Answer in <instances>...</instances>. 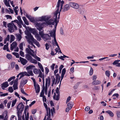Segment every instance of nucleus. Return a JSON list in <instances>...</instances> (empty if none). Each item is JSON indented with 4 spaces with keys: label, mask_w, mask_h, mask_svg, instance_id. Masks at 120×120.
Segmentation results:
<instances>
[{
    "label": "nucleus",
    "mask_w": 120,
    "mask_h": 120,
    "mask_svg": "<svg viewBox=\"0 0 120 120\" xmlns=\"http://www.w3.org/2000/svg\"><path fill=\"white\" fill-rule=\"evenodd\" d=\"M2 88L4 87V88H6L9 86V84L7 82H5L1 84Z\"/></svg>",
    "instance_id": "a878e982"
},
{
    "label": "nucleus",
    "mask_w": 120,
    "mask_h": 120,
    "mask_svg": "<svg viewBox=\"0 0 120 120\" xmlns=\"http://www.w3.org/2000/svg\"><path fill=\"white\" fill-rule=\"evenodd\" d=\"M110 71H106L105 72V74L108 77H109L110 76Z\"/></svg>",
    "instance_id": "864d4df0"
},
{
    "label": "nucleus",
    "mask_w": 120,
    "mask_h": 120,
    "mask_svg": "<svg viewBox=\"0 0 120 120\" xmlns=\"http://www.w3.org/2000/svg\"><path fill=\"white\" fill-rule=\"evenodd\" d=\"M36 26L38 30H41L43 28V25L37 23H36Z\"/></svg>",
    "instance_id": "4468645a"
},
{
    "label": "nucleus",
    "mask_w": 120,
    "mask_h": 120,
    "mask_svg": "<svg viewBox=\"0 0 120 120\" xmlns=\"http://www.w3.org/2000/svg\"><path fill=\"white\" fill-rule=\"evenodd\" d=\"M30 62L35 64H37V61L33 59L32 58V59L30 60Z\"/></svg>",
    "instance_id": "a19ab883"
},
{
    "label": "nucleus",
    "mask_w": 120,
    "mask_h": 120,
    "mask_svg": "<svg viewBox=\"0 0 120 120\" xmlns=\"http://www.w3.org/2000/svg\"><path fill=\"white\" fill-rule=\"evenodd\" d=\"M11 120H16V117L14 115H12L11 117Z\"/></svg>",
    "instance_id": "69168bd1"
},
{
    "label": "nucleus",
    "mask_w": 120,
    "mask_h": 120,
    "mask_svg": "<svg viewBox=\"0 0 120 120\" xmlns=\"http://www.w3.org/2000/svg\"><path fill=\"white\" fill-rule=\"evenodd\" d=\"M13 54L15 55L16 58H19V54L17 52H14L13 53Z\"/></svg>",
    "instance_id": "4d7b16f0"
},
{
    "label": "nucleus",
    "mask_w": 120,
    "mask_h": 120,
    "mask_svg": "<svg viewBox=\"0 0 120 120\" xmlns=\"http://www.w3.org/2000/svg\"><path fill=\"white\" fill-rule=\"evenodd\" d=\"M60 78V76H59L58 74H57L56 75V80L55 82V84L57 83L58 84L59 82Z\"/></svg>",
    "instance_id": "4be33fe9"
},
{
    "label": "nucleus",
    "mask_w": 120,
    "mask_h": 120,
    "mask_svg": "<svg viewBox=\"0 0 120 120\" xmlns=\"http://www.w3.org/2000/svg\"><path fill=\"white\" fill-rule=\"evenodd\" d=\"M30 46L28 45V48H26V51L27 53L30 54L32 56L34 57V58L37 60L38 61H41L40 59V58L38 57L36 55H34V51L33 50L31 49L30 48Z\"/></svg>",
    "instance_id": "20e7f679"
},
{
    "label": "nucleus",
    "mask_w": 120,
    "mask_h": 120,
    "mask_svg": "<svg viewBox=\"0 0 120 120\" xmlns=\"http://www.w3.org/2000/svg\"><path fill=\"white\" fill-rule=\"evenodd\" d=\"M10 36L9 35H8L7 36V37L5 38L4 41V44H6L7 41H8L9 40Z\"/></svg>",
    "instance_id": "c03bdc74"
},
{
    "label": "nucleus",
    "mask_w": 120,
    "mask_h": 120,
    "mask_svg": "<svg viewBox=\"0 0 120 120\" xmlns=\"http://www.w3.org/2000/svg\"><path fill=\"white\" fill-rule=\"evenodd\" d=\"M69 4L71 7L75 9H77L79 8V5L75 3L70 2Z\"/></svg>",
    "instance_id": "0eeeda50"
},
{
    "label": "nucleus",
    "mask_w": 120,
    "mask_h": 120,
    "mask_svg": "<svg viewBox=\"0 0 120 120\" xmlns=\"http://www.w3.org/2000/svg\"><path fill=\"white\" fill-rule=\"evenodd\" d=\"M18 8V7L16 6L15 8L14 9V12L15 13V14L16 15H18L17 12L19 10L18 9V10H17Z\"/></svg>",
    "instance_id": "09e8293b"
},
{
    "label": "nucleus",
    "mask_w": 120,
    "mask_h": 120,
    "mask_svg": "<svg viewBox=\"0 0 120 120\" xmlns=\"http://www.w3.org/2000/svg\"><path fill=\"white\" fill-rule=\"evenodd\" d=\"M17 18L18 20H15L12 21L11 23H9L7 24L8 30L10 33L13 32L15 30H17L16 26L13 22L17 23L20 28H21L22 27V25H23V22L20 16H18Z\"/></svg>",
    "instance_id": "f03ea898"
},
{
    "label": "nucleus",
    "mask_w": 120,
    "mask_h": 120,
    "mask_svg": "<svg viewBox=\"0 0 120 120\" xmlns=\"http://www.w3.org/2000/svg\"><path fill=\"white\" fill-rule=\"evenodd\" d=\"M35 67L33 65H30L26 68V69L27 71L31 70V69L33 68H34Z\"/></svg>",
    "instance_id": "4c0bfd02"
},
{
    "label": "nucleus",
    "mask_w": 120,
    "mask_h": 120,
    "mask_svg": "<svg viewBox=\"0 0 120 120\" xmlns=\"http://www.w3.org/2000/svg\"><path fill=\"white\" fill-rule=\"evenodd\" d=\"M56 10L54 13V19H51V16L50 15H45L40 17L39 21H44L45 22L44 23L47 25L51 24L54 25V28L52 32H56V27L57 23L59 22L58 19L60 17V12L61 10L59 8L56 7Z\"/></svg>",
    "instance_id": "f257e3e1"
},
{
    "label": "nucleus",
    "mask_w": 120,
    "mask_h": 120,
    "mask_svg": "<svg viewBox=\"0 0 120 120\" xmlns=\"http://www.w3.org/2000/svg\"><path fill=\"white\" fill-rule=\"evenodd\" d=\"M4 3L5 5L7 6L8 7H10V6L9 4V3L8 1L7 0H5L4 1Z\"/></svg>",
    "instance_id": "a18cd8bd"
},
{
    "label": "nucleus",
    "mask_w": 120,
    "mask_h": 120,
    "mask_svg": "<svg viewBox=\"0 0 120 120\" xmlns=\"http://www.w3.org/2000/svg\"><path fill=\"white\" fill-rule=\"evenodd\" d=\"M64 3V2L62 0L61 1L60 0V1L59 2V5H58V2L57 3L56 6L57 7L59 8L60 9H61V10L62 8L63 4Z\"/></svg>",
    "instance_id": "dca6fc26"
},
{
    "label": "nucleus",
    "mask_w": 120,
    "mask_h": 120,
    "mask_svg": "<svg viewBox=\"0 0 120 120\" xmlns=\"http://www.w3.org/2000/svg\"><path fill=\"white\" fill-rule=\"evenodd\" d=\"M24 105L22 103H20L17 107V110L22 111L24 109Z\"/></svg>",
    "instance_id": "6e6552de"
},
{
    "label": "nucleus",
    "mask_w": 120,
    "mask_h": 120,
    "mask_svg": "<svg viewBox=\"0 0 120 120\" xmlns=\"http://www.w3.org/2000/svg\"><path fill=\"white\" fill-rule=\"evenodd\" d=\"M21 35L19 34H15V35L16 36V39L18 40V41H20L22 38Z\"/></svg>",
    "instance_id": "5701e85b"
},
{
    "label": "nucleus",
    "mask_w": 120,
    "mask_h": 120,
    "mask_svg": "<svg viewBox=\"0 0 120 120\" xmlns=\"http://www.w3.org/2000/svg\"><path fill=\"white\" fill-rule=\"evenodd\" d=\"M50 79L49 77H48L45 79V87L48 88V86H49L50 84Z\"/></svg>",
    "instance_id": "1a4fd4ad"
},
{
    "label": "nucleus",
    "mask_w": 120,
    "mask_h": 120,
    "mask_svg": "<svg viewBox=\"0 0 120 120\" xmlns=\"http://www.w3.org/2000/svg\"><path fill=\"white\" fill-rule=\"evenodd\" d=\"M105 112L108 113L109 115L110 116L113 117L114 116V114L110 110H108L106 111Z\"/></svg>",
    "instance_id": "473e14b6"
},
{
    "label": "nucleus",
    "mask_w": 120,
    "mask_h": 120,
    "mask_svg": "<svg viewBox=\"0 0 120 120\" xmlns=\"http://www.w3.org/2000/svg\"><path fill=\"white\" fill-rule=\"evenodd\" d=\"M42 38L45 41L51 39L50 36L48 34H44Z\"/></svg>",
    "instance_id": "a211bd4d"
},
{
    "label": "nucleus",
    "mask_w": 120,
    "mask_h": 120,
    "mask_svg": "<svg viewBox=\"0 0 120 120\" xmlns=\"http://www.w3.org/2000/svg\"><path fill=\"white\" fill-rule=\"evenodd\" d=\"M35 36L38 41H40L41 40V38L39 36L38 34L36 35V36Z\"/></svg>",
    "instance_id": "de8ad7c7"
},
{
    "label": "nucleus",
    "mask_w": 120,
    "mask_h": 120,
    "mask_svg": "<svg viewBox=\"0 0 120 120\" xmlns=\"http://www.w3.org/2000/svg\"><path fill=\"white\" fill-rule=\"evenodd\" d=\"M55 78L54 77L52 79V86H53L54 84V83H55Z\"/></svg>",
    "instance_id": "5fc2aeb1"
},
{
    "label": "nucleus",
    "mask_w": 120,
    "mask_h": 120,
    "mask_svg": "<svg viewBox=\"0 0 120 120\" xmlns=\"http://www.w3.org/2000/svg\"><path fill=\"white\" fill-rule=\"evenodd\" d=\"M73 105V103L72 102H70L69 103L67 104V106L68 107L71 108Z\"/></svg>",
    "instance_id": "e433bc0d"
},
{
    "label": "nucleus",
    "mask_w": 120,
    "mask_h": 120,
    "mask_svg": "<svg viewBox=\"0 0 120 120\" xmlns=\"http://www.w3.org/2000/svg\"><path fill=\"white\" fill-rule=\"evenodd\" d=\"M17 114L19 118H20L21 117V113L22 111H21L19 110H17Z\"/></svg>",
    "instance_id": "37998d69"
},
{
    "label": "nucleus",
    "mask_w": 120,
    "mask_h": 120,
    "mask_svg": "<svg viewBox=\"0 0 120 120\" xmlns=\"http://www.w3.org/2000/svg\"><path fill=\"white\" fill-rule=\"evenodd\" d=\"M101 82L98 80H94L92 82V84L93 85H97L100 83Z\"/></svg>",
    "instance_id": "7c9ffc66"
},
{
    "label": "nucleus",
    "mask_w": 120,
    "mask_h": 120,
    "mask_svg": "<svg viewBox=\"0 0 120 120\" xmlns=\"http://www.w3.org/2000/svg\"><path fill=\"white\" fill-rule=\"evenodd\" d=\"M120 61V60H116L113 63V64L114 65H116V66L118 67H120V63H119Z\"/></svg>",
    "instance_id": "aec40b11"
},
{
    "label": "nucleus",
    "mask_w": 120,
    "mask_h": 120,
    "mask_svg": "<svg viewBox=\"0 0 120 120\" xmlns=\"http://www.w3.org/2000/svg\"><path fill=\"white\" fill-rule=\"evenodd\" d=\"M39 75L38 76L39 77H40L41 78L42 77V78H44V77H43V76H44V75L43 74L41 73V71H40V72L39 73Z\"/></svg>",
    "instance_id": "e2e57ef3"
},
{
    "label": "nucleus",
    "mask_w": 120,
    "mask_h": 120,
    "mask_svg": "<svg viewBox=\"0 0 120 120\" xmlns=\"http://www.w3.org/2000/svg\"><path fill=\"white\" fill-rule=\"evenodd\" d=\"M66 57H67V56L65 55H64L63 56H61L59 57L58 58L63 60H64V58H65Z\"/></svg>",
    "instance_id": "13d9d810"
},
{
    "label": "nucleus",
    "mask_w": 120,
    "mask_h": 120,
    "mask_svg": "<svg viewBox=\"0 0 120 120\" xmlns=\"http://www.w3.org/2000/svg\"><path fill=\"white\" fill-rule=\"evenodd\" d=\"M19 54L22 56L23 57L24 56V53L22 51L20 52Z\"/></svg>",
    "instance_id": "338daca9"
},
{
    "label": "nucleus",
    "mask_w": 120,
    "mask_h": 120,
    "mask_svg": "<svg viewBox=\"0 0 120 120\" xmlns=\"http://www.w3.org/2000/svg\"><path fill=\"white\" fill-rule=\"evenodd\" d=\"M17 44L16 42L15 41L13 42L12 44L11 45V50H12L16 48L17 46Z\"/></svg>",
    "instance_id": "6ab92c4d"
},
{
    "label": "nucleus",
    "mask_w": 120,
    "mask_h": 120,
    "mask_svg": "<svg viewBox=\"0 0 120 120\" xmlns=\"http://www.w3.org/2000/svg\"><path fill=\"white\" fill-rule=\"evenodd\" d=\"M55 108L53 107H52V109H51V114L52 116H53L54 113H55Z\"/></svg>",
    "instance_id": "603ef678"
},
{
    "label": "nucleus",
    "mask_w": 120,
    "mask_h": 120,
    "mask_svg": "<svg viewBox=\"0 0 120 120\" xmlns=\"http://www.w3.org/2000/svg\"><path fill=\"white\" fill-rule=\"evenodd\" d=\"M66 72V69L65 68H63L62 71V73H61V81L60 82V85H59V88L58 87H57L56 88V93L57 94H59V90L60 89V86L61 84V82L62 79H63L64 74H65Z\"/></svg>",
    "instance_id": "423d86ee"
},
{
    "label": "nucleus",
    "mask_w": 120,
    "mask_h": 120,
    "mask_svg": "<svg viewBox=\"0 0 120 120\" xmlns=\"http://www.w3.org/2000/svg\"><path fill=\"white\" fill-rule=\"evenodd\" d=\"M15 78V77L14 76L11 77L8 79V82H9L10 81L14 79Z\"/></svg>",
    "instance_id": "0e129e2a"
},
{
    "label": "nucleus",
    "mask_w": 120,
    "mask_h": 120,
    "mask_svg": "<svg viewBox=\"0 0 120 120\" xmlns=\"http://www.w3.org/2000/svg\"><path fill=\"white\" fill-rule=\"evenodd\" d=\"M56 32H52V31L50 32V36L53 37L54 38V42H53V41L52 40V42L53 43H55L56 45L57 46L58 48H56L55 49V51L57 53L59 50H60L59 46L58 44V43L56 41Z\"/></svg>",
    "instance_id": "39448f33"
},
{
    "label": "nucleus",
    "mask_w": 120,
    "mask_h": 120,
    "mask_svg": "<svg viewBox=\"0 0 120 120\" xmlns=\"http://www.w3.org/2000/svg\"><path fill=\"white\" fill-rule=\"evenodd\" d=\"M25 34L27 35L25 36L26 38L30 44L33 45V43L38 47L40 46V45L38 41L34 39L31 34L28 31H27L26 32Z\"/></svg>",
    "instance_id": "7ed1b4c3"
},
{
    "label": "nucleus",
    "mask_w": 120,
    "mask_h": 120,
    "mask_svg": "<svg viewBox=\"0 0 120 120\" xmlns=\"http://www.w3.org/2000/svg\"><path fill=\"white\" fill-rule=\"evenodd\" d=\"M39 34L41 36V37H42L44 35V34L43 31V30L41 31V30H39Z\"/></svg>",
    "instance_id": "3c124183"
},
{
    "label": "nucleus",
    "mask_w": 120,
    "mask_h": 120,
    "mask_svg": "<svg viewBox=\"0 0 120 120\" xmlns=\"http://www.w3.org/2000/svg\"><path fill=\"white\" fill-rule=\"evenodd\" d=\"M6 57L7 58L9 59H10L12 57L11 55L9 54H7Z\"/></svg>",
    "instance_id": "052dcab7"
},
{
    "label": "nucleus",
    "mask_w": 120,
    "mask_h": 120,
    "mask_svg": "<svg viewBox=\"0 0 120 120\" xmlns=\"http://www.w3.org/2000/svg\"><path fill=\"white\" fill-rule=\"evenodd\" d=\"M15 37L14 35H10V42L11 43L14 40Z\"/></svg>",
    "instance_id": "58836bf2"
},
{
    "label": "nucleus",
    "mask_w": 120,
    "mask_h": 120,
    "mask_svg": "<svg viewBox=\"0 0 120 120\" xmlns=\"http://www.w3.org/2000/svg\"><path fill=\"white\" fill-rule=\"evenodd\" d=\"M25 57L29 61L32 58L31 56L28 54H26V55Z\"/></svg>",
    "instance_id": "2f4dec72"
},
{
    "label": "nucleus",
    "mask_w": 120,
    "mask_h": 120,
    "mask_svg": "<svg viewBox=\"0 0 120 120\" xmlns=\"http://www.w3.org/2000/svg\"><path fill=\"white\" fill-rule=\"evenodd\" d=\"M25 44L24 42H23L20 43L19 44V47L20 49L22 50H23V45H25Z\"/></svg>",
    "instance_id": "ea45409f"
},
{
    "label": "nucleus",
    "mask_w": 120,
    "mask_h": 120,
    "mask_svg": "<svg viewBox=\"0 0 120 120\" xmlns=\"http://www.w3.org/2000/svg\"><path fill=\"white\" fill-rule=\"evenodd\" d=\"M93 73V70L92 68H90V70L89 72V74L90 75H92Z\"/></svg>",
    "instance_id": "bf43d9fd"
},
{
    "label": "nucleus",
    "mask_w": 120,
    "mask_h": 120,
    "mask_svg": "<svg viewBox=\"0 0 120 120\" xmlns=\"http://www.w3.org/2000/svg\"><path fill=\"white\" fill-rule=\"evenodd\" d=\"M18 79L16 78L14 81V83L13 85V87L14 90H15L18 89Z\"/></svg>",
    "instance_id": "ddd939ff"
},
{
    "label": "nucleus",
    "mask_w": 120,
    "mask_h": 120,
    "mask_svg": "<svg viewBox=\"0 0 120 120\" xmlns=\"http://www.w3.org/2000/svg\"><path fill=\"white\" fill-rule=\"evenodd\" d=\"M8 91L11 93L13 91L12 87H9L8 89Z\"/></svg>",
    "instance_id": "680f3d73"
},
{
    "label": "nucleus",
    "mask_w": 120,
    "mask_h": 120,
    "mask_svg": "<svg viewBox=\"0 0 120 120\" xmlns=\"http://www.w3.org/2000/svg\"><path fill=\"white\" fill-rule=\"evenodd\" d=\"M34 86L36 92L37 93H38L40 91V87L39 85L38 84H34Z\"/></svg>",
    "instance_id": "9d476101"
},
{
    "label": "nucleus",
    "mask_w": 120,
    "mask_h": 120,
    "mask_svg": "<svg viewBox=\"0 0 120 120\" xmlns=\"http://www.w3.org/2000/svg\"><path fill=\"white\" fill-rule=\"evenodd\" d=\"M27 73H28V74L30 75V76H33L34 75V74H33V72L32 70H30L27 71Z\"/></svg>",
    "instance_id": "49530a36"
},
{
    "label": "nucleus",
    "mask_w": 120,
    "mask_h": 120,
    "mask_svg": "<svg viewBox=\"0 0 120 120\" xmlns=\"http://www.w3.org/2000/svg\"><path fill=\"white\" fill-rule=\"evenodd\" d=\"M15 64V63L14 62H13L11 63V65L12 68H14Z\"/></svg>",
    "instance_id": "774afa93"
},
{
    "label": "nucleus",
    "mask_w": 120,
    "mask_h": 120,
    "mask_svg": "<svg viewBox=\"0 0 120 120\" xmlns=\"http://www.w3.org/2000/svg\"><path fill=\"white\" fill-rule=\"evenodd\" d=\"M28 30L30 31L33 34H34L35 36H36V35L38 34L35 30L34 29H32L31 28H29Z\"/></svg>",
    "instance_id": "412c9836"
},
{
    "label": "nucleus",
    "mask_w": 120,
    "mask_h": 120,
    "mask_svg": "<svg viewBox=\"0 0 120 120\" xmlns=\"http://www.w3.org/2000/svg\"><path fill=\"white\" fill-rule=\"evenodd\" d=\"M116 114L118 118H120V111H117Z\"/></svg>",
    "instance_id": "8fccbe9b"
},
{
    "label": "nucleus",
    "mask_w": 120,
    "mask_h": 120,
    "mask_svg": "<svg viewBox=\"0 0 120 120\" xmlns=\"http://www.w3.org/2000/svg\"><path fill=\"white\" fill-rule=\"evenodd\" d=\"M34 73L35 74H38L40 72V70L39 69L34 68L33 69Z\"/></svg>",
    "instance_id": "bb28decb"
},
{
    "label": "nucleus",
    "mask_w": 120,
    "mask_h": 120,
    "mask_svg": "<svg viewBox=\"0 0 120 120\" xmlns=\"http://www.w3.org/2000/svg\"><path fill=\"white\" fill-rule=\"evenodd\" d=\"M20 60L21 63L23 65L26 64L27 62V61L26 59L21 57H20Z\"/></svg>",
    "instance_id": "f8f14e48"
},
{
    "label": "nucleus",
    "mask_w": 120,
    "mask_h": 120,
    "mask_svg": "<svg viewBox=\"0 0 120 120\" xmlns=\"http://www.w3.org/2000/svg\"><path fill=\"white\" fill-rule=\"evenodd\" d=\"M43 89L42 90L40 94V97H43L44 96V78H43Z\"/></svg>",
    "instance_id": "9b49d317"
},
{
    "label": "nucleus",
    "mask_w": 120,
    "mask_h": 120,
    "mask_svg": "<svg viewBox=\"0 0 120 120\" xmlns=\"http://www.w3.org/2000/svg\"><path fill=\"white\" fill-rule=\"evenodd\" d=\"M69 4H66L64 6L62 11L63 12H65L69 10L70 8Z\"/></svg>",
    "instance_id": "f3484780"
},
{
    "label": "nucleus",
    "mask_w": 120,
    "mask_h": 120,
    "mask_svg": "<svg viewBox=\"0 0 120 120\" xmlns=\"http://www.w3.org/2000/svg\"><path fill=\"white\" fill-rule=\"evenodd\" d=\"M51 113H50V110L49 109V112L47 114V113L46 116H48V117L47 118V120H52V119H50V117H51Z\"/></svg>",
    "instance_id": "72a5a7b5"
},
{
    "label": "nucleus",
    "mask_w": 120,
    "mask_h": 120,
    "mask_svg": "<svg viewBox=\"0 0 120 120\" xmlns=\"http://www.w3.org/2000/svg\"><path fill=\"white\" fill-rule=\"evenodd\" d=\"M79 13L81 14H83L85 13L86 10L84 8L81 9L80 8L77 10Z\"/></svg>",
    "instance_id": "2eb2a0df"
},
{
    "label": "nucleus",
    "mask_w": 120,
    "mask_h": 120,
    "mask_svg": "<svg viewBox=\"0 0 120 120\" xmlns=\"http://www.w3.org/2000/svg\"><path fill=\"white\" fill-rule=\"evenodd\" d=\"M27 109V108H25V110H24V114H25V118L26 120H28V119H29V114L28 113H27V114L26 115V110Z\"/></svg>",
    "instance_id": "c85d7f7f"
},
{
    "label": "nucleus",
    "mask_w": 120,
    "mask_h": 120,
    "mask_svg": "<svg viewBox=\"0 0 120 120\" xmlns=\"http://www.w3.org/2000/svg\"><path fill=\"white\" fill-rule=\"evenodd\" d=\"M8 43H7V44L6 45H4V48H3V49L4 50H6V49L7 51L9 52H10V51L9 50L8 47Z\"/></svg>",
    "instance_id": "c756f323"
},
{
    "label": "nucleus",
    "mask_w": 120,
    "mask_h": 120,
    "mask_svg": "<svg viewBox=\"0 0 120 120\" xmlns=\"http://www.w3.org/2000/svg\"><path fill=\"white\" fill-rule=\"evenodd\" d=\"M19 74H21V77H23L24 76H30V75L26 71H24L19 73Z\"/></svg>",
    "instance_id": "b1692460"
},
{
    "label": "nucleus",
    "mask_w": 120,
    "mask_h": 120,
    "mask_svg": "<svg viewBox=\"0 0 120 120\" xmlns=\"http://www.w3.org/2000/svg\"><path fill=\"white\" fill-rule=\"evenodd\" d=\"M44 105L46 109L47 110V114H48L49 112V109L50 110V109L49 108H48L45 102L44 103Z\"/></svg>",
    "instance_id": "79ce46f5"
},
{
    "label": "nucleus",
    "mask_w": 120,
    "mask_h": 120,
    "mask_svg": "<svg viewBox=\"0 0 120 120\" xmlns=\"http://www.w3.org/2000/svg\"><path fill=\"white\" fill-rule=\"evenodd\" d=\"M55 93L54 94V95L53 96V98L54 100H55L58 101V100L60 98V94H58L56 96V97L55 96Z\"/></svg>",
    "instance_id": "cd10ccee"
},
{
    "label": "nucleus",
    "mask_w": 120,
    "mask_h": 120,
    "mask_svg": "<svg viewBox=\"0 0 120 120\" xmlns=\"http://www.w3.org/2000/svg\"><path fill=\"white\" fill-rule=\"evenodd\" d=\"M27 80L22 79L20 82V85L23 86L25 84H26L27 82Z\"/></svg>",
    "instance_id": "393cba45"
},
{
    "label": "nucleus",
    "mask_w": 120,
    "mask_h": 120,
    "mask_svg": "<svg viewBox=\"0 0 120 120\" xmlns=\"http://www.w3.org/2000/svg\"><path fill=\"white\" fill-rule=\"evenodd\" d=\"M39 68L41 69L42 72H44V70L42 65L39 62L37 63Z\"/></svg>",
    "instance_id": "c9c22d12"
},
{
    "label": "nucleus",
    "mask_w": 120,
    "mask_h": 120,
    "mask_svg": "<svg viewBox=\"0 0 120 120\" xmlns=\"http://www.w3.org/2000/svg\"><path fill=\"white\" fill-rule=\"evenodd\" d=\"M22 19L25 23L27 25H29V22L26 17H22Z\"/></svg>",
    "instance_id": "f704fd0d"
},
{
    "label": "nucleus",
    "mask_w": 120,
    "mask_h": 120,
    "mask_svg": "<svg viewBox=\"0 0 120 120\" xmlns=\"http://www.w3.org/2000/svg\"><path fill=\"white\" fill-rule=\"evenodd\" d=\"M16 101H17L16 99H15V100H14L12 101V104H11L12 107H13L14 106L15 104L16 103Z\"/></svg>",
    "instance_id": "6e6d98bb"
}]
</instances>
